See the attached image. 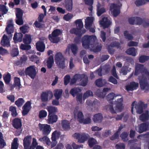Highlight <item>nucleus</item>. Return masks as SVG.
Listing matches in <instances>:
<instances>
[{
    "label": "nucleus",
    "instance_id": "f257e3e1",
    "mask_svg": "<svg viewBox=\"0 0 149 149\" xmlns=\"http://www.w3.org/2000/svg\"><path fill=\"white\" fill-rule=\"evenodd\" d=\"M96 39L95 36L84 35L81 39L82 45L86 49H88L90 47H93Z\"/></svg>",
    "mask_w": 149,
    "mask_h": 149
},
{
    "label": "nucleus",
    "instance_id": "f03ea898",
    "mask_svg": "<svg viewBox=\"0 0 149 149\" xmlns=\"http://www.w3.org/2000/svg\"><path fill=\"white\" fill-rule=\"evenodd\" d=\"M31 136H27L25 137L23 140L24 149H35L38 143L36 139L35 138L33 139L31 145Z\"/></svg>",
    "mask_w": 149,
    "mask_h": 149
},
{
    "label": "nucleus",
    "instance_id": "7ed1b4c3",
    "mask_svg": "<svg viewBox=\"0 0 149 149\" xmlns=\"http://www.w3.org/2000/svg\"><path fill=\"white\" fill-rule=\"evenodd\" d=\"M140 73L142 74V77H146V78L149 79V72L144 67V65L141 64H138L135 68V70L134 73L135 75H138Z\"/></svg>",
    "mask_w": 149,
    "mask_h": 149
},
{
    "label": "nucleus",
    "instance_id": "20e7f679",
    "mask_svg": "<svg viewBox=\"0 0 149 149\" xmlns=\"http://www.w3.org/2000/svg\"><path fill=\"white\" fill-rule=\"evenodd\" d=\"M75 118H77L78 120L81 123L84 124H87L91 123V120L89 117H87L85 119L84 118L83 113L81 111H78V110L75 109L74 112Z\"/></svg>",
    "mask_w": 149,
    "mask_h": 149
},
{
    "label": "nucleus",
    "instance_id": "39448f33",
    "mask_svg": "<svg viewBox=\"0 0 149 149\" xmlns=\"http://www.w3.org/2000/svg\"><path fill=\"white\" fill-rule=\"evenodd\" d=\"M55 61L58 66L62 69H64L65 67V58L61 52H57L55 55Z\"/></svg>",
    "mask_w": 149,
    "mask_h": 149
},
{
    "label": "nucleus",
    "instance_id": "423d86ee",
    "mask_svg": "<svg viewBox=\"0 0 149 149\" xmlns=\"http://www.w3.org/2000/svg\"><path fill=\"white\" fill-rule=\"evenodd\" d=\"M62 32L59 29H56L53 31L51 34L48 36L49 40L51 42L54 43H58L60 40V38L59 36L62 34Z\"/></svg>",
    "mask_w": 149,
    "mask_h": 149
},
{
    "label": "nucleus",
    "instance_id": "0eeeda50",
    "mask_svg": "<svg viewBox=\"0 0 149 149\" xmlns=\"http://www.w3.org/2000/svg\"><path fill=\"white\" fill-rule=\"evenodd\" d=\"M131 112L133 114L134 106L137 113L139 114H141L143 112V109L145 108V104L141 101H140L138 104H136V102L135 101L133 102L131 104Z\"/></svg>",
    "mask_w": 149,
    "mask_h": 149
},
{
    "label": "nucleus",
    "instance_id": "6e6552de",
    "mask_svg": "<svg viewBox=\"0 0 149 149\" xmlns=\"http://www.w3.org/2000/svg\"><path fill=\"white\" fill-rule=\"evenodd\" d=\"M148 80H149L146 77H142L139 80V83L141 89L145 91V92H147L149 91V83Z\"/></svg>",
    "mask_w": 149,
    "mask_h": 149
},
{
    "label": "nucleus",
    "instance_id": "1a4fd4ad",
    "mask_svg": "<svg viewBox=\"0 0 149 149\" xmlns=\"http://www.w3.org/2000/svg\"><path fill=\"white\" fill-rule=\"evenodd\" d=\"M74 135V136L81 143H84L85 141L87 140L90 137L88 134L85 133L81 134L75 133Z\"/></svg>",
    "mask_w": 149,
    "mask_h": 149
},
{
    "label": "nucleus",
    "instance_id": "9d476101",
    "mask_svg": "<svg viewBox=\"0 0 149 149\" xmlns=\"http://www.w3.org/2000/svg\"><path fill=\"white\" fill-rule=\"evenodd\" d=\"M25 74L32 79H34L36 74L35 66H30L26 68L25 70Z\"/></svg>",
    "mask_w": 149,
    "mask_h": 149
},
{
    "label": "nucleus",
    "instance_id": "9b49d317",
    "mask_svg": "<svg viewBox=\"0 0 149 149\" xmlns=\"http://www.w3.org/2000/svg\"><path fill=\"white\" fill-rule=\"evenodd\" d=\"M110 10L113 17H116L120 13L119 6L116 4L112 3L110 4Z\"/></svg>",
    "mask_w": 149,
    "mask_h": 149
},
{
    "label": "nucleus",
    "instance_id": "f8f14e48",
    "mask_svg": "<svg viewBox=\"0 0 149 149\" xmlns=\"http://www.w3.org/2000/svg\"><path fill=\"white\" fill-rule=\"evenodd\" d=\"M39 129L43 135H48L51 130V126L47 124H41L39 126Z\"/></svg>",
    "mask_w": 149,
    "mask_h": 149
},
{
    "label": "nucleus",
    "instance_id": "ddd939ff",
    "mask_svg": "<svg viewBox=\"0 0 149 149\" xmlns=\"http://www.w3.org/2000/svg\"><path fill=\"white\" fill-rule=\"evenodd\" d=\"M71 34H74L77 36L74 39V42L75 44H78L80 43L81 38L82 36L80 32L78 29H72L70 31Z\"/></svg>",
    "mask_w": 149,
    "mask_h": 149
},
{
    "label": "nucleus",
    "instance_id": "4468645a",
    "mask_svg": "<svg viewBox=\"0 0 149 149\" xmlns=\"http://www.w3.org/2000/svg\"><path fill=\"white\" fill-rule=\"evenodd\" d=\"M31 103L30 101H27L22 107L23 109L22 112L23 116L27 115L31 108Z\"/></svg>",
    "mask_w": 149,
    "mask_h": 149
},
{
    "label": "nucleus",
    "instance_id": "2eb2a0df",
    "mask_svg": "<svg viewBox=\"0 0 149 149\" xmlns=\"http://www.w3.org/2000/svg\"><path fill=\"white\" fill-rule=\"evenodd\" d=\"M116 110L113 109L112 105H108V108H109L112 113H116V112H121L123 109V104H116Z\"/></svg>",
    "mask_w": 149,
    "mask_h": 149
},
{
    "label": "nucleus",
    "instance_id": "dca6fc26",
    "mask_svg": "<svg viewBox=\"0 0 149 149\" xmlns=\"http://www.w3.org/2000/svg\"><path fill=\"white\" fill-rule=\"evenodd\" d=\"M139 86L138 83L132 81L125 86L126 90L127 91H133L137 89Z\"/></svg>",
    "mask_w": 149,
    "mask_h": 149
},
{
    "label": "nucleus",
    "instance_id": "f3484780",
    "mask_svg": "<svg viewBox=\"0 0 149 149\" xmlns=\"http://www.w3.org/2000/svg\"><path fill=\"white\" fill-rule=\"evenodd\" d=\"M149 123L146 122L142 123L138 125V132L139 133H141L147 131L148 128Z\"/></svg>",
    "mask_w": 149,
    "mask_h": 149
},
{
    "label": "nucleus",
    "instance_id": "a211bd4d",
    "mask_svg": "<svg viewBox=\"0 0 149 149\" xmlns=\"http://www.w3.org/2000/svg\"><path fill=\"white\" fill-rule=\"evenodd\" d=\"M11 39L8 38L7 36L4 35L3 36L1 41V45L4 47H9L10 46V41Z\"/></svg>",
    "mask_w": 149,
    "mask_h": 149
},
{
    "label": "nucleus",
    "instance_id": "6ab92c4d",
    "mask_svg": "<svg viewBox=\"0 0 149 149\" xmlns=\"http://www.w3.org/2000/svg\"><path fill=\"white\" fill-rule=\"evenodd\" d=\"M111 22L107 17H104L100 22V24L104 29L108 28L111 24Z\"/></svg>",
    "mask_w": 149,
    "mask_h": 149
},
{
    "label": "nucleus",
    "instance_id": "aec40b11",
    "mask_svg": "<svg viewBox=\"0 0 149 149\" xmlns=\"http://www.w3.org/2000/svg\"><path fill=\"white\" fill-rule=\"evenodd\" d=\"M13 20H10L7 22L6 31L8 34H10L13 32V26L12 23Z\"/></svg>",
    "mask_w": 149,
    "mask_h": 149
},
{
    "label": "nucleus",
    "instance_id": "412c9836",
    "mask_svg": "<svg viewBox=\"0 0 149 149\" xmlns=\"http://www.w3.org/2000/svg\"><path fill=\"white\" fill-rule=\"evenodd\" d=\"M36 47L38 51L41 52H43L45 48V45L44 42L38 41L36 43Z\"/></svg>",
    "mask_w": 149,
    "mask_h": 149
},
{
    "label": "nucleus",
    "instance_id": "4be33fe9",
    "mask_svg": "<svg viewBox=\"0 0 149 149\" xmlns=\"http://www.w3.org/2000/svg\"><path fill=\"white\" fill-rule=\"evenodd\" d=\"M47 122L49 124H53L57 122L58 119L57 116L56 114L48 115Z\"/></svg>",
    "mask_w": 149,
    "mask_h": 149
},
{
    "label": "nucleus",
    "instance_id": "5701e85b",
    "mask_svg": "<svg viewBox=\"0 0 149 149\" xmlns=\"http://www.w3.org/2000/svg\"><path fill=\"white\" fill-rule=\"evenodd\" d=\"M103 118V116L102 114L101 113H98L94 115L93 120L95 123H100L102 122Z\"/></svg>",
    "mask_w": 149,
    "mask_h": 149
},
{
    "label": "nucleus",
    "instance_id": "b1692460",
    "mask_svg": "<svg viewBox=\"0 0 149 149\" xmlns=\"http://www.w3.org/2000/svg\"><path fill=\"white\" fill-rule=\"evenodd\" d=\"M101 6V4L99 2L97 3L96 6L97 11V15L98 16H100L102 14L106 12V9L104 7L100 8Z\"/></svg>",
    "mask_w": 149,
    "mask_h": 149
},
{
    "label": "nucleus",
    "instance_id": "393cba45",
    "mask_svg": "<svg viewBox=\"0 0 149 149\" xmlns=\"http://www.w3.org/2000/svg\"><path fill=\"white\" fill-rule=\"evenodd\" d=\"M81 90L79 87H74L72 88L70 91V93L73 97H74L81 92Z\"/></svg>",
    "mask_w": 149,
    "mask_h": 149
},
{
    "label": "nucleus",
    "instance_id": "a878e982",
    "mask_svg": "<svg viewBox=\"0 0 149 149\" xmlns=\"http://www.w3.org/2000/svg\"><path fill=\"white\" fill-rule=\"evenodd\" d=\"M73 3L72 0H65V7L66 10L69 12L72 10Z\"/></svg>",
    "mask_w": 149,
    "mask_h": 149
},
{
    "label": "nucleus",
    "instance_id": "bb28decb",
    "mask_svg": "<svg viewBox=\"0 0 149 149\" xmlns=\"http://www.w3.org/2000/svg\"><path fill=\"white\" fill-rule=\"evenodd\" d=\"M47 109L48 112V115L55 114L58 111L57 107L52 106H48Z\"/></svg>",
    "mask_w": 149,
    "mask_h": 149
},
{
    "label": "nucleus",
    "instance_id": "cd10ccee",
    "mask_svg": "<svg viewBox=\"0 0 149 149\" xmlns=\"http://www.w3.org/2000/svg\"><path fill=\"white\" fill-rule=\"evenodd\" d=\"M61 125L64 130H68L70 128L69 121L67 120H63L61 122Z\"/></svg>",
    "mask_w": 149,
    "mask_h": 149
},
{
    "label": "nucleus",
    "instance_id": "c85d7f7f",
    "mask_svg": "<svg viewBox=\"0 0 149 149\" xmlns=\"http://www.w3.org/2000/svg\"><path fill=\"white\" fill-rule=\"evenodd\" d=\"M93 48V47H92ZM94 48L93 49V52L96 53L100 52L102 48V46L101 42H97L96 43H94Z\"/></svg>",
    "mask_w": 149,
    "mask_h": 149
},
{
    "label": "nucleus",
    "instance_id": "c756f323",
    "mask_svg": "<svg viewBox=\"0 0 149 149\" xmlns=\"http://www.w3.org/2000/svg\"><path fill=\"white\" fill-rule=\"evenodd\" d=\"M81 77V75L80 74H76L71 79L70 82V85H73L77 81H79Z\"/></svg>",
    "mask_w": 149,
    "mask_h": 149
},
{
    "label": "nucleus",
    "instance_id": "7c9ffc66",
    "mask_svg": "<svg viewBox=\"0 0 149 149\" xmlns=\"http://www.w3.org/2000/svg\"><path fill=\"white\" fill-rule=\"evenodd\" d=\"M95 83L97 87H102L105 85L106 81L105 79H103L102 78H99L95 81Z\"/></svg>",
    "mask_w": 149,
    "mask_h": 149
},
{
    "label": "nucleus",
    "instance_id": "2f4dec72",
    "mask_svg": "<svg viewBox=\"0 0 149 149\" xmlns=\"http://www.w3.org/2000/svg\"><path fill=\"white\" fill-rule=\"evenodd\" d=\"M44 136L40 137L39 139V141L44 143H46L49 146L50 145L51 141L49 138L47 136L44 135Z\"/></svg>",
    "mask_w": 149,
    "mask_h": 149
},
{
    "label": "nucleus",
    "instance_id": "473e14b6",
    "mask_svg": "<svg viewBox=\"0 0 149 149\" xmlns=\"http://www.w3.org/2000/svg\"><path fill=\"white\" fill-rule=\"evenodd\" d=\"M47 63V68L48 69L51 68L54 63V58L52 55L50 56L48 58Z\"/></svg>",
    "mask_w": 149,
    "mask_h": 149
},
{
    "label": "nucleus",
    "instance_id": "72a5a7b5",
    "mask_svg": "<svg viewBox=\"0 0 149 149\" xmlns=\"http://www.w3.org/2000/svg\"><path fill=\"white\" fill-rule=\"evenodd\" d=\"M62 93L63 91L62 89L55 90L54 92V94L56 99L59 100L62 96Z\"/></svg>",
    "mask_w": 149,
    "mask_h": 149
},
{
    "label": "nucleus",
    "instance_id": "f704fd0d",
    "mask_svg": "<svg viewBox=\"0 0 149 149\" xmlns=\"http://www.w3.org/2000/svg\"><path fill=\"white\" fill-rule=\"evenodd\" d=\"M23 41L25 44L27 45L30 44L31 42V35L27 34H25Z\"/></svg>",
    "mask_w": 149,
    "mask_h": 149
},
{
    "label": "nucleus",
    "instance_id": "c9c22d12",
    "mask_svg": "<svg viewBox=\"0 0 149 149\" xmlns=\"http://www.w3.org/2000/svg\"><path fill=\"white\" fill-rule=\"evenodd\" d=\"M149 118V115L148 112L147 111L145 113H143L139 116V119L142 122H145L148 120Z\"/></svg>",
    "mask_w": 149,
    "mask_h": 149
},
{
    "label": "nucleus",
    "instance_id": "e433bc0d",
    "mask_svg": "<svg viewBox=\"0 0 149 149\" xmlns=\"http://www.w3.org/2000/svg\"><path fill=\"white\" fill-rule=\"evenodd\" d=\"M93 20L91 17H88L87 18V21L85 22V27L86 29H89L92 25Z\"/></svg>",
    "mask_w": 149,
    "mask_h": 149
},
{
    "label": "nucleus",
    "instance_id": "4c0bfd02",
    "mask_svg": "<svg viewBox=\"0 0 149 149\" xmlns=\"http://www.w3.org/2000/svg\"><path fill=\"white\" fill-rule=\"evenodd\" d=\"M127 54L135 56L136 55V49L134 47H132L127 49L125 51Z\"/></svg>",
    "mask_w": 149,
    "mask_h": 149
},
{
    "label": "nucleus",
    "instance_id": "58836bf2",
    "mask_svg": "<svg viewBox=\"0 0 149 149\" xmlns=\"http://www.w3.org/2000/svg\"><path fill=\"white\" fill-rule=\"evenodd\" d=\"M29 28V25L27 24H26L20 27L19 29L21 32L24 34L28 32Z\"/></svg>",
    "mask_w": 149,
    "mask_h": 149
},
{
    "label": "nucleus",
    "instance_id": "ea45409f",
    "mask_svg": "<svg viewBox=\"0 0 149 149\" xmlns=\"http://www.w3.org/2000/svg\"><path fill=\"white\" fill-rule=\"evenodd\" d=\"M61 135V132L59 131H55L53 132L52 135V140H56L59 138Z\"/></svg>",
    "mask_w": 149,
    "mask_h": 149
},
{
    "label": "nucleus",
    "instance_id": "a19ab883",
    "mask_svg": "<svg viewBox=\"0 0 149 149\" xmlns=\"http://www.w3.org/2000/svg\"><path fill=\"white\" fill-rule=\"evenodd\" d=\"M48 92H42L41 95V101L43 102H47L48 100Z\"/></svg>",
    "mask_w": 149,
    "mask_h": 149
},
{
    "label": "nucleus",
    "instance_id": "79ce46f5",
    "mask_svg": "<svg viewBox=\"0 0 149 149\" xmlns=\"http://www.w3.org/2000/svg\"><path fill=\"white\" fill-rule=\"evenodd\" d=\"M70 48L73 54L75 55L77 52L78 47L77 45L74 44H72L70 46Z\"/></svg>",
    "mask_w": 149,
    "mask_h": 149
},
{
    "label": "nucleus",
    "instance_id": "37998d69",
    "mask_svg": "<svg viewBox=\"0 0 149 149\" xmlns=\"http://www.w3.org/2000/svg\"><path fill=\"white\" fill-rule=\"evenodd\" d=\"M141 137H144L146 139L148 143V149H149V132H147L145 134L139 135L137 137L138 139H140Z\"/></svg>",
    "mask_w": 149,
    "mask_h": 149
},
{
    "label": "nucleus",
    "instance_id": "c03bdc74",
    "mask_svg": "<svg viewBox=\"0 0 149 149\" xmlns=\"http://www.w3.org/2000/svg\"><path fill=\"white\" fill-rule=\"evenodd\" d=\"M149 59V56L145 55H141L139 58V61L140 63H144Z\"/></svg>",
    "mask_w": 149,
    "mask_h": 149
},
{
    "label": "nucleus",
    "instance_id": "a18cd8bd",
    "mask_svg": "<svg viewBox=\"0 0 149 149\" xmlns=\"http://www.w3.org/2000/svg\"><path fill=\"white\" fill-rule=\"evenodd\" d=\"M129 135V134L127 132H123L120 135V136L122 140L124 142H127L128 139L127 138Z\"/></svg>",
    "mask_w": 149,
    "mask_h": 149
},
{
    "label": "nucleus",
    "instance_id": "49530a36",
    "mask_svg": "<svg viewBox=\"0 0 149 149\" xmlns=\"http://www.w3.org/2000/svg\"><path fill=\"white\" fill-rule=\"evenodd\" d=\"M24 11L19 8V25H22L23 24L24 21L23 19V15Z\"/></svg>",
    "mask_w": 149,
    "mask_h": 149
},
{
    "label": "nucleus",
    "instance_id": "de8ad7c7",
    "mask_svg": "<svg viewBox=\"0 0 149 149\" xmlns=\"http://www.w3.org/2000/svg\"><path fill=\"white\" fill-rule=\"evenodd\" d=\"M96 140L93 138H90L88 139V143L89 146L92 148L96 144Z\"/></svg>",
    "mask_w": 149,
    "mask_h": 149
},
{
    "label": "nucleus",
    "instance_id": "09e8293b",
    "mask_svg": "<svg viewBox=\"0 0 149 149\" xmlns=\"http://www.w3.org/2000/svg\"><path fill=\"white\" fill-rule=\"evenodd\" d=\"M124 35L126 39H127L129 40H131L133 39V37L131 34L129 33V31H125L124 32Z\"/></svg>",
    "mask_w": 149,
    "mask_h": 149
},
{
    "label": "nucleus",
    "instance_id": "8fccbe9b",
    "mask_svg": "<svg viewBox=\"0 0 149 149\" xmlns=\"http://www.w3.org/2000/svg\"><path fill=\"white\" fill-rule=\"evenodd\" d=\"M18 47L16 45H14L11 54L13 56H16L18 54Z\"/></svg>",
    "mask_w": 149,
    "mask_h": 149
},
{
    "label": "nucleus",
    "instance_id": "3c124183",
    "mask_svg": "<svg viewBox=\"0 0 149 149\" xmlns=\"http://www.w3.org/2000/svg\"><path fill=\"white\" fill-rule=\"evenodd\" d=\"M79 80L81 81V85L84 86L87 85L88 81L87 77H85V76H84L83 78L81 76V78Z\"/></svg>",
    "mask_w": 149,
    "mask_h": 149
},
{
    "label": "nucleus",
    "instance_id": "603ef678",
    "mask_svg": "<svg viewBox=\"0 0 149 149\" xmlns=\"http://www.w3.org/2000/svg\"><path fill=\"white\" fill-rule=\"evenodd\" d=\"M18 139L17 138H15L12 143L11 149H17L18 148L17 143Z\"/></svg>",
    "mask_w": 149,
    "mask_h": 149
},
{
    "label": "nucleus",
    "instance_id": "864d4df0",
    "mask_svg": "<svg viewBox=\"0 0 149 149\" xmlns=\"http://www.w3.org/2000/svg\"><path fill=\"white\" fill-rule=\"evenodd\" d=\"M47 115V112L44 110H41L39 112L38 115L39 118L40 119H42L45 117Z\"/></svg>",
    "mask_w": 149,
    "mask_h": 149
},
{
    "label": "nucleus",
    "instance_id": "5fc2aeb1",
    "mask_svg": "<svg viewBox=\"0 0 149 149\" xmlns=\"http://www.w3.org/2000/svg\"><path fill=\"white\" fill-rule=\"evenodd\" d=\"M75 23L79 29H82L83 27V24L81 19H77L75 21Z\"/></svg>",
    "mask_w": 149,
    "mask_h": 149
},
{
    "label": "nucleus",
    "instance_id": "6e6d98bb",
    "mask_svg": "<svg viewBox=\"0 0 149 149\" xmlns=\"http://www.w3.org/2000/svg\"><path fill=\"white\" fill-rule=\"evenodd\" d=\"M110 88H104L102 92H100L99 93V97L101 98H104L106 95V92L108 91Z\"/></svg>",
    "mask_w": 149,
    "mask_h": 149
},
{
    "label": "nucleus",
    "instance_id": "4d7b16f0",
    "mask_svg": "<svg viewBox=\"0 0 149 149\" xmlns=\"http://www.w3.org/2000/svg\"><path fill=\"white\" fill-rule=\"evenodd\" d=\"M4 80L6 84H8L11 80V75L8 73L3 76Z\"/></svg>",
    "mask_w": 149,
    "mask_h": 149
},
{
    "label": "nucleus",
    "instance_id": "13d9d810",
    "mask_svg": "<svg viewBox=\"0 0 149 149\" xmlns=\"http://www.w3.org/2000/svg\"><path fill=\"white\" fill-rule=\"evenodd\" d=\"M93 96V95L92 92L90 90L88 91L84 94L83 95V99L84 100H85L89 96Z\"/></svg>",
    "mask_w": 149,
    "mask_h": 149
},
{
    "label": "nucleus",
    "instance_id": "bf43d9fd",
    "mask_svg": "<svg viewBox=\"0 0 149 149\" xmlns=\"http://www.w3.org/2000/svg\"><path fill=\"white\" fill-rule=\"evenodd\" d=\"M125 146L123 143H120L117 144L115 145L116 149H125Z\"/></svg>",
    "mask_w": 149,
    "mask_h": 149
},
{
    "label": "nucleus",
    "instance_id": "052dcab7",
    "mask_svg": "<svg viewBox=\"0 0 149 149\" xmlns=\"http://www.w3.org/2000/svg\"><path fill=\"white\" fill-rule=\"evenodd\" d=\"M9 110L11 112L12 115L13 117H15L17 115L16 108L15 107L13 106L10 107Z\"/></svg>",
    "mask_w": 149,
    "mask_h": 149
},
{
    "label": "nucleus",
    "instance_id": "680f3d73",
    "mask_svg": "<svg viewBox=\"0 0 149 149\" xmlns=\"http://www.w3.org/2000/svg\"><path fill=\"white\" fill-rule=\"evenodd\" d=\"M20 48L22 50H28L31 48V46L30 45H26L22 44L20 46Z\"/></svg>",
    "mask_w": 149,
    "mask_h": 149
},
{
    "label": "nucleus",
    "instance_id": "e2e57ef3",
    "mask_svg": "<svg viewBox=\"0 0 149 149\" xmlns=\"http://www.w3.org/2000/svg\"><path fill=\"white\" fill-rule=\"evenodd\" d=\"M73 17V15L72 14L68 13V14L64 16L63 18L65 21H68L71 19Z\"/></svg>",
    "mask_w": 149,
    "mask_h": 149
},
{
    "label": "nucleus",
    "instance_id": "0e129e2a",
    "mask_svg": "<svg viewBox=\"0 0 149 149\" xmlns=\"http://www.w3.org/2000/svg\"><path fill=\"white\" fill-rule=\"evenodd\" d=\"M134 3L137 6H139L145 4L146 2L144 0H136Z\"/></svg>",
    "mask_w": 149,
    "mask_h": 149
},
{
    "label": "nucleus",
    "instance_id": "69168bd1",
    "mask_svg": "<svg viewBox=\"0 0 149 149\" xmlns=\"http://www.w3.org/2000/svg\"><path fill=\"white\" fill-rule=\"evenodd\" d=\"M2 134L0 132V148H3L5 145V143L3 139Z\"/></svg>",
    "mask_w": 149,
    "mask_h": 149
},
{
    "label": "nucleus",
    "instance_id": "338daca9",
    "mask_svg": "<svg viewBox=\"0 0 149 149\" xmlns=\"http://www.w3.org/2000/svg\"><path fill=\"white\" fill-rule=\"evenodd\" d=\"M143 20L141 17H136V20L135 24L137 25H141L143 23Z\"/></svg>",
    "mask_w": 149,
    "mask_h": 149
},
{
    "label": "nucleus",
    "instance_id": "774afa93",
    "mask_svg": "<svg viewBox=\"0 0 149 149\" xmlns=\"http://www.w3.org/2000/svg\"><path fill=\"white\" fill-rule=\"evenodd\" d=\"M115 97V94L113 93H111L109 94L107 96V99L108 101L113 100Z\"/></svg>",
    "mask_w": 149,
    "mask_h": 149
}]
</instances>
